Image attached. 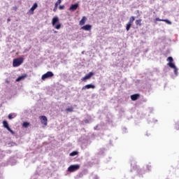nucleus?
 <instances>
[{"instance_id":"obj_1","label":"nucleus","mask_w":179,"mask_h":179,"mask_svg":"<svg viewBox=\"0 0 179 179\" xmlns=\"http://www.w3.org/2000/svg\"><path fill=\"white\" fill-rule=\"evenodd\" d=\"M24 61V59L23 57H19V58L14 59L13 61V66H14V68L20 66V65H22V63Z\"/></svg>"},{"instance_id":"obj_2","label":"nucleus","mask_w":179,"mask_h":179,"mask_svg":"<svg viewBox=\"0 0 179 179\" xmlns=\"http://www.w3.org/2000/svg\"><path fill=\"white\" fill-rule=\"evenodd\" d=\"M79 169H80V166L78 164L71 165L68 168V171H69L70 173H73V171H76V170H79Z\"/></svg>"},{"instance_id":"obj_3","label":"nucleus","mask_w":179,"mask_h":179,"mask_svg":"<svg viewBox=\"0 0 179 179\" xmlns=\"http://www.w3.org/2000/svg\"><path fill=\"white\" fill-rule=\"evenodd\" d=\"M54 76V73L52 71H48L46 73L43 74L41 77L42 80H45L48 78H52Z\"/></svg>"},{"instance_id":"obj_4","label":"nucleus","mask_w":179,"mask_h":179,"mask_svg":"<svg viewBox=\"0 0 179 179\" xmlns=\"http://www.w3.org/2000/svg\"><path fill=\"white\" fill-rule=\"evenodd\" d=\"M39 120H41V122L44 127H47V125L48 124V119H47L46 116H40Z\"/></svg>"},{"instance_id":"obj_5","label":"nucleus","mask_w":179,"mask_h":179,"mask_svg":"<svg viewBox=\"0 0 179 179\" xmlns=\"http://www.w3.org/2000/svg\"><path fill=\"white\" fill-rule=\"evenodd\" d=\"M3 126L4 128H6V129L10 132V134H12V135L15 134V131H13V130L10 129V127H9V124H8V122L6 120L3 121Z\"/></svg>"},{"instance_id":"obj_6","label":"nucleus","mask_w":179,"mask_h":179,"mask_svg":"<svg viewBox=\"0 0 179 179\" xmlns=\"http://www.w3.org/2000/svg\"><path fill=\"white\" fill-rule=\"evenodd\" d=\"M93 75H94V73L90 72L88 74L85 75V77H83L81 78V80L83 82H86L87 80L91 79V78H92V76H93Z\"/></svg>"},{"instance_id":"obj_7","label":"nucleus","mask_w":179,"mask_h":179,"mask_svg":"<svg viewBox=\"0 0 179 179\" xmlns=\"http://www.w3.org/2000/svg\"><path fill=\"white\" fill-rule=\"evenodd\" d=\"M38 7V4H37V3H34L32 7L29 10V13H30V15H34V10H36V9H37Z\"/></svg>"},{"instance_id":"obj_8","label":"nucleus","mask_w":179,"mask_h":179,"mask_svg":"<svg viewBox=\"0 0 179 179\" xmlns=\"http://www.w3.org/2000/svg\"><path fill=\"white\" fill-rule=\"evenodd\" d=\"M168 65L170 68H172L173 69H174V73L175 75H177L178 73V69H177V67L176 66V65L174 64V63H171V62H169Z\"/></svg>"},{"instance_id":"obj_9","label":"nucleus","mask_w":179,"mask_h":179,"mask_svg":"<svg viewBox=\"0 0 179 179\" xmlns=\"http://www.w3.org/2000/svg\"><path fill=\"white\" fill-rule=\"evenodd\" d=\"M78 8H79L78 3L72 4L69 8V10L71 12H75V10H76V9H78Z\"/></svg>"},{"instance_id":"obj_10","label":"nucleus","mask_w":179,"mask_h":179,"mask_svg":"<svg viewBox=\"0 0 179 179\" xmlns=\"http://www.w3.org/2000/svg\"><path fill=\"white\" fill-rule=\"evenodd\" d=\"M86 89H96V86L92 84H88L83 87L82 90H86Z\"/></svg>"},{"instance_id":"obj_11","label":"nucleus","mask_w":179,"mask_h":179,"mask_svg":"<svg viewBox=\"0 0 179 179\" xmlns=\"http://www.w3.org/2000/svg\"><path fill=\"white\" fill-rule=\"evenodd\" d=\"M138 97H141V94H134L133 95H131V99L133 101H136V99L138 98Z\"/></svg>"},{"instance_id":"obj_12","label":"nucleus","mask_w":179,"mask_h":179,"mask_svg":"<svg viewBox=\"0 0 179 179\" xmlns=\"http://www.w3.org/2000/svg\"><path fill=\"white\" fill-rule=\"evenodd\" d=\"M58 22H59V19L58 18V17H53L52 20V26H55V24L58 23Z\"/></svg>"},{"instance_id":"obj_13","label":"nucleus","mask_w":179,"mask_h":179,"mask_svg":"<svg viewBox=\"0 0 179 179\" xmlns=\"http://www.w3.org/2000/svg\"><path fill=\"white\" fill-rule=\"evenodd\" d=\"M83 30H85L86 31H88L89 30H92V25L90 24H86L82 27Z\"/></svg>"},{"instance_id":"obj_14","label":"nucleus","mask_w":179,"mask_h":179,"mask_svg":"<svg viewBox=\"0 0 179 179\" xmlns=\"http://www.w3.org/2000/svg\"><path fill=\"white\" fill-rule=\"evenodd\" d=\"M86 20H87V18L84 16L83 17L82 20L80 21V26H83L86 23Z\"/></svg>"},{"instance_id":"obj_15","label":"nucleus","mask_w":179,"mask_h":179,"mask_svg":"<svg viewBox=\"0 0 179 179\" xmlns=\"http://www.w3.org/2000/svg\"><path fill=\"white\" fill-rule=\"evenodd\" d=\"M136 26H142V20H136Z\"/></svg>"},{"instance_id":"obj_16","label":"nucleus","mask_w":179,"mask_h":179,"mask_svg":"<svg viewBox=\"0 0 179 179\" xmlns=\"http://www.w3.org/2000/svg\"><path fill=\"white\" fill-rule=\"evenodd\" d=\"M25 78L26 76H21L16 79V82H20V80H23Z\"/></svg>"},{"instance_id":"obj_17","label":"nucleus","mask_w":179,"mask_h":179,"mask_svg":"<svg viewBox=\"0 0 179 179\" xmlns=\"http://www.w3.org/2000/svg\"><path fill=\"white\" fill-rule=\"evenodd\" d=\"M134 22H135V17L131 16L129 18V21L128 22V23H130V24H132V23H134Z\"/></svg>"},{"instance_id":"obj_18","label":"nucleus","mask_w":179,"mask_h":179,"mask_svg":"<svg viewBox=\"0 0 179 179\" xmlns=\"http://www.w3.org/2000/svg\"><path fill=\"white\" fill-rule=\"evenodd\" d=\"M132 26V24H130L128 22L126 26V30L127 31H129V29H131V27Z\"/></svg>"},{"instance_id":"obj_19","label":"nucleus","mask_w":179,"mask_h":179,"mask_svg":"<svg viewBox=\"0 0 179 179\" xmlns=\"http://www.w3.org/2000/svg\"><path fill=\"white\" fill-rule=\"evenodd\" d=\"M29 125H30V123H29L27 122H24L22 124V127H24V128H27V127H29Z\"/></svg>"},{"instance_id":"obj_20","label":"nucleus","mask_w":179,"mask_h":179,"mask_svg":"<svg viewBox=\"0 0 179 179\" xmlns=\"http://www.w3.org/2000/svg\"><path fill=\"white\" fill-rule=\"evenodd\" d=\"M66 111H68L69 113H72V112H73V107L67 108L66 109Z\"/></svg>"},{"instance_id":"obj_21","label":"nucleus","mask_w":179,"mask_h":179,"mask_svg":"<svg viewBox=\"0 0 179 179\" xmlns=\"http://www.w3.org/2000/svg\"><path fill=\"white\" fill-rule=\"evenodd\" d=\"M76 155H78V152L77 151H73V152L70 153L69 156H76Z\"/></svg>"},{"instance_id":"obj_22","label":"nucleus","mask_w":179,"mask_h":179,"mask_svg":"<svg viewBox=\"0 0 179 179\" xmlns=\"http://www.w3.org/2000/svg\"><path fill=\"white\" fill-rule=\"evenodd\" d=\"M146 169H147L148 171H150L152 170V165H150V164L147 165Z\"/></svg>"},{"instance_id":"obj_23","label":"nucleus","mask_w":179,"mask_h":179,"mask_svg":"<svg viewBox=\"0 0 179 179\" xmlns=\"http://www.w3.org/2000/svg\"><path fill=\"white\" fill-rule=\"evenodd\" d=\"M61 2H62L61 0H57V1L55 4V8H58V5H59L61 3Z\"/></svg>"},{"instance_id":"obj_24","label":"nucleus","mask_w":179,"mask_h":179,"mask_svg":"<svg viewBox=\"0 0 179 179\" xmlns=\"http://www.w3.org/2000/svg\"><path fill=\"white\" fill-rule=\"evenodd\" d=\"M167 61H169V62H171V64H173V58L171 57H169L167 58Z\"/></svg>"},{"instance_id":"obj_25","label":"nucleus","mask_w":179,"mask_h":179,"mask_svg":"<svg viewBox=\"0 0 179 179\" xmlns=\"http://www.w3.org/2000/svg\"><path fill=\"white\" fill-rule=\"evenodd\" d=\"M162 22H165L167 24H171V22L169 20H163Z\"/></svg>"},{"instance_id":"obj_26","label":"nucleus","mask_w":179,"mask_h":179,"mask_svg":"<svg viewBox=\"0 0 179 179\" xmlns=\"http://www.w3.org/2000/svg\"><path fill=\"white\" fill-rule=\"evenodd\" d=\"M55 29H57V30H59L61 29V24H58L55 27Z\"/></svg>"},{"instance_id":"obj_27","label":"nucleus","mask_w":179,"mask_h":179,"mask_svg":"<svg viewBox=\"0 0 179 179\" xmlns=\"http://www.w3.org/2000/svg\"><path fill=\"white\" fill-rule=\"evenodd\" d=\"M155 22H163V20H162L159 17H157V18H155Z\"/></svg>"},{"instance_id":"obj_28","label":"nucleus","mask_w":179,"mask_h":179,"mask_svg":"<svg viewBox=\"0 0 179 179\" xmlns=\"http://www.w3.org/2000/svg\"><path fill=\"white\" fill-rule=\"evenodd\" d=\"M13 118V115L9 114V115H8V119H9V120H12Z\"/></svg>"},{"instance_id":"obj_29","label":"nucleus","mask_w":179,"mask_h":179,"mask_svg":"<svg viewBox=\"0 0 179 179\" xmlns=\"http://www.w3.org/2000/svg\"><path fill=\"white\" fill-rule=\"evenodd\" d=\"M65 8V6H59V9H60L61 10H62V9Z\"/></svg>"},{"instance_id":"obj_30","label":"nucleus","mask_w":179,"mask_h":179,"mask_svg":"<svg viewBox=\"0 0 179 179\" xmlns=\"http://www.w3.org/2000/svg\"><path fill=\"white\" fill-rule=\"evenodd\" d=\"M13 10H15L16 12V10H17V6L13 7Z\"/></svg>"},{"instance_id":"obj_31","label":"nucleus","mask_w":179,"mask_h":179,"mask_svg":"<svg viewBox=\"0 0 179 179\" xmlns=\"http://www.w3.org/2000/svg\"><path fill=\"white\" fill-rule=\"evenodd\" d=\"M6 83H8H8H10V81H9L8 80H6Z\"/></svg>"},{"instance_id":"obj_32","label":"nucleus","mask_w":179,"mask_h":179,"mask_svg":"<svg viewBox=\"0 0 179 179\" xmlns=\"http://www.w3.org/2000/svg\"><path fill=\"white\" fill-rule=\"evenodd\" d=\"M53 10H54V12H55L57 10V8H55V6Z\"/></svg>"},{"instance_id":"obj_33","label":"nucleus","mask_w":179,"mask_h":179,"mask_svg":"<svg viewBox=\"0 0 179 179\" xmlns=\"http://www.w3.org/2000/svg\"><path fill=\"white\" fill-rule=\"evenodd\" d=\"M7 20H8V22H10V19H8Z\"/></svg>"},{"instance_id":"obj_34","label":"nucleus","mask_w":179,"mask_h":179,"mask_svg":"<svg viewBox=\"0 0 179 179\" xmlns=\"http://www.w3.org/2000/svg\"><path fill=\"white\" fill-rule=\"evenodd\" d=\"M138 173H141V171H138Z\"/></svg>"},{"instance_id":"obj_35","label":"nucleus","mask_w":179,"mask_h":179,"mask_svg":"<svg viewBox=\"0 0 179 179\" xmlns=\"http://www.w3.org/2000/svg\"><path fill=\"white\" fill-rule=\"evenodd\" d=\"M55 33H57V31H55Z\"/></svg>"},{"instance_id":"obj_36","label":"nucleus","mask_w":179,"mask_h":179,"mask_svg":"<svg viewBox=\"0 0 179 179\" xmlns=\"http://www.w3.org/2000/svg\"><path fill=\"white\" fill-rule=\"evenodd\" d=\"M178 128H179V125H178Z\"/></svg>"}]
</instances>
